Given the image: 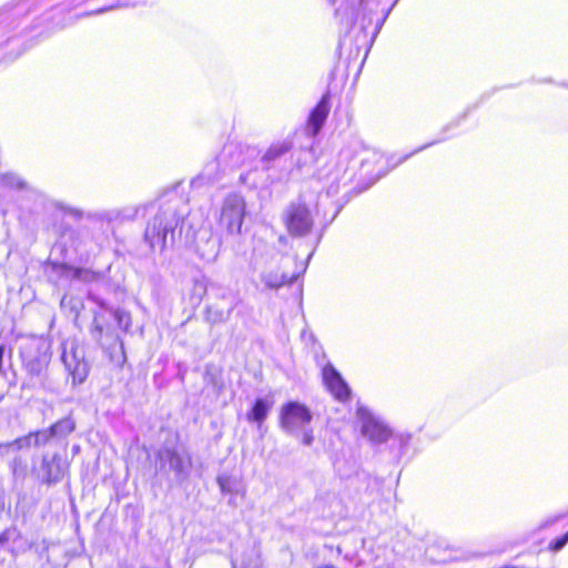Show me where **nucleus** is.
Returning a JSON list of instances; mask_svg holds the SVG:
<instances>
[{
	"label": "nucleus",
	"mask_w": 568,
	"mask_h": 568,
	"mask_svg": "<svg viewBox=\"0 0 568 568\" xmlns=\"http://www.w3.org/2000/svg\"><path fill=\"white\" fill-rule=\"evenodd\" d=\"M187 213L186 202L176 193L160 199L156 213L146 225L145 242L152 250L162 252L166 246L168 235L173 240L175 229Z\"/></svg>",
	"instance_id": "obj_1"
},
{
	"label": "nucleus",
	"mask_w": 568,
	"mask_h": 568,
	"mask_svg": "<svg viewBox=\"0 0 568 568\" xmlns=\"http://www.w3.org/2000/svg\"><path fill=\"white\" fill-rule=\"evenodd\" d=\"M61 361L72 378V385L82 384L90 372L85 358V346L75 337H69L61 343Z\"/></svg>",
	"instance_id": "obj_2"
},
{
	"label": "nucleus",
	"mask_w": 568,
	"mask_h": 568,
	"mask_svg": "<svg viewBox=\"0 0 568 568\" xmlns=\"http://www.w3.org/2000/svg\"><path fill=\"white\" fill-rule=\"evenodd\" d=\"M20 356L31 375H40L50 362V343L42 336H30L20 341Z\"/></svg>",
	"instance_id": "obj_3"
},
{
	"label": "nucleus",
	"mask_w": 568,
	"mask_h": 568,
	"mask_svg": "<svg viewBox=\"0 0 568 568\" xmlns=\"http://www.w3.org/2000/svg\"><path fill=\"white\" fill-rule=\"evenodd\" d=\"M246 215V203L239 193L226 195L221 204L219 225L230 235H237L242 232V225Z\"/></svg>",
	"instance_id": "obj_4"
},
{
	"label": "nucleus",
	"mask_w": 568,
	"mask_h": 568,
	"mask_svg": "<svg viewBox=\"0 0 568 568\" xmlns=\"http://www.w3.org/2000/svg\"><path fill=\"white\" fill-rule=\"evenodd\" d=\"M283 222L290 235L303 237L310 234L314 225V216L302 199L291 202L284 213Z\"/></svg>",
	"instance_id": "obj_5"
},
{
	"label": "nucleus",
	"mask_w": 568,
	"mask_h": 568,
	"mask_svg": "<svg viewBox=\"0 0 568 568\" xmlns=\"http://www.w3.org/2000/svg\"><path fill=\"white\" fill-rule=\"evenodd\" d=\"M312 419L310 408L300 402L291 400L281 407L280 426L288 435H300V430L310 426Z\"/></svg>",
	"instance_id": "obj_6"
},
{
	"label": "nucleus",
	"mask_w": 568,
	"mask_h": 568,
	"mask_svg": "<svg viewBox=\"0 0 568 568\" xmlns=\"http://www.w3.org/2000/svg\"><path fill=\"white\" fill-rule=\"evenodd\" d=\"M356 417L365 437L373 444H383L392 437V429L381 418L376 417L367 407L358 406Z\"/></svg>",
	"instance_id": "obj_7"
},
{
	"label": "nucleus",
	"mask_w": 568,
	"mask_h": 568,
	"mask_svg": "<svg viewBox=\"0 0 568 568\" xmlns=\"http://www.w3.org/2000/svg\"><path fill=\"white\" fill-rule=\"evenodd\" d=\"M345 7L341 4L336 8V14L341 17L348 27L355 23L359 11L363 12V29L373 22L371 14L376 11L377 2H372L371 0H345Z\"/></svg>",
	"instance_id": "obj_8"
},
{
	"label": "nucleus",
	"mask_w": 568,
	"mask_h": 568,
	"mask_svg": "<svg viewBox=\"0 0 568 568\" xmlns=\"http://www.w3.org/2000/svg\"><path fill=\"white\" fill-rule=\"evenodd\" d=\"M221 237L211 227L200 229L194 236V245L197 255L205 262H214L221 248Z\"/></svg>",
	"instance_id": "obj_9"
},
{
	"label": "nucleus",
	"mask_w": 568,
	"mask_h": 568,
	"mask_svg": "<svg viewBox=\"0 0 568 568\" xmlns=\"http://www.w3.org/2000/svg\"><path fill=\"white\" fill-rule=\"evenodd\" d=\"M280 257V251L275 245L262 239L254 240L251 264L255 271L277 266Z\"/></svg>",
	"instance_id": "obj_10"
},
{
	"label": "nucleus",
	"mask_w": 568,
	"mask_h": 568,
	"mask_svg": "<svg viewBox=\"0 0 568 568\" xmlns=\"http://www.w3.org/2000/svg\"><path fill=\"white\" fill-rule=\"evenodd\" d=\"M158 458L160 460V467H169L170 470L175 473L178 478L185 477L191 466V459L189 456L181 454L174 447H164L158 452Z\"/></svg>",
	"instance_id": "obj_11"
},
{
	"label": "nucleus",
	"mask_w": 568,
	"mask_h": 568,
	"mask_svg": "<svg viewBox=\"0 0 568 568\" xmlns=\"http://www.w3.org/2000/svg\"><path fill=\"white\" fill-rule=\"evenodd\" d=\"M216 481L221 493L230 496L227 504L233 508L239 507L246 494L242 478L227 473H221Z\"/></svg>",
	"instance_id": "obj_12"
},
{
	"label": "nucleus",
	"mask_w": 568,
	"mask_h": 568,
	"mask_svg": "<svg viewBox=\"0 0 568 568\" xmlns=\"http://www.w3.org/2000/svg\"><path fill=\"white\" fill-rule=\"evenodd\" d=\"M322 377L326 388L337 400L344 403L349 399L351 388L331 363L323 367Z\"/></svg>",
	"instance_id": "obj_13"
},
{
	"label": "nucleus",
	"mask_w": 568,
	"mask_h": 568,
	"mask_svg": "<svg viewBox=\"0 0 568 568\" xmlns=\"http://www.w3.org/2000/svg\"><path fill=\"white\" fill-rule=\"evenodd\" d=\"M44 273L48 280L58 284L61 280L70 278H87L89 272L81 268H75L67 265L65 263L48 262L44 265Z\"/></svg>",
	"instance_id": "obj_14"
},
{
	"label": "nucleus",
	"mask_w": 568,
	"mask_h": 568,
	"mask_svg": "<svg viewBox=\"0 0 568 568\" xmlns=\"http://www.w3.org/2000/svg\"><path fill=\"white\" fill-rule=\"evenodd\" d=\"M67 469L68 463L59 454H54L50 459L44 457L42 460L43 481L49 485L60 481Z\"/></svg>",
	"instance_id": "obj_15"
},
{
	"label": "nucleus",
	"mask_w": 568,
	"mask_h": 568,
	"mask_svg": "<svg viewBox=\"0 0 568 568\" xmlns=\"http://www.w3.org/2000/svg\"><path fill=\"white\" fill-rule=\"evenodd\" d=\"M91 335L92 338L95 339L101 344L103 348L109 349L111 346H118L121 356L124 358V351H123V343L120 341L118 335H113L110 333L109 328L105 331L104 334V326L100 321V317L98 314L94 315L92 328H91Z\"/></svg>",
	"instance_id": "obj_16"
},
{
	"label": "nucleus",
	"mask_w": 568,
	"mask_h": 568,
	"mask_svg": "<svg viewBox=\"0 0 568 568\" xmlns=\"http://www.w3.org/2000/svg\"><path fill=\"white\" fill-rule=\"evenodd\" d=\"M329 110V97L328 94H324L308 116V131L312 135H316L320 132L328 116Z\"/></svg>",
	"instance_id": "obj_17"
},
{
	"label": "nucleus",
	"mask_w": 568,
	"mask_h": 568,
	"mask_svg": "<svg viewBox=\"0 0 568 568\" xmlns=\"http://www.w3.org/2000/svg\"><path fill=\"white\" fill-rule=\"evenodd\" d=\"M235 306L236 304L233 302L226 304L213 302L205 308V320L213 325L224 323L230 318Z\"/></svg>",
	"instance_id": "obj_18"
},
{
	"label": "nucleus",
	"mask_w": 568,
	"mask_h": 568,
	"mask_svg": "<svg viewBox=\"0 0 568 568\" xmlns=\"http://www.w3.org/2000/svg\"><path fill=\"white\" fill-rule=\"evenodd\" d=\"M261 273L262 283L271 290H277L286 282L285 274L281 273L277 266L257 270Z\"/></svg>",
	"instance_id": "obj_19"
},
{
	"label": "nucleus",
	"mask_w": 568,
	"mask_h": 568,
	"mask_svg": "<svg viewBox=\"0 0 568 568\" xmlns=\"http://www.w3.org/2000/svg\"><path fill=\"white\" fill-rule=\"evenodd\" d=\"M272 400H268L266 398H257L254 402L252 409L246 415L247 420L256 423L258 424V426H261V424L266 419L272 408Z\"/></svg>",
	"instance_id": "obj_20"
},
{
	"label": "nucleus",
	"mask_w": 568,
	"mask_h": 568,
	"mask_svg": "<svg viewBox=\"0 0 568 568\" xmlns=\"http://www.w3.org/2000/svg\"><path fill=\"white\" fill-rule=\"evenodd\" d=\"M206 292L214 302L226 304L233 302L237 304L236 296L230 287L222 286L217 283H210L206 287Z\"/></svg>",
	"instance_id": "obj_21"
},
{
	"label": "nucleus",
	"mask_w": 568,
	"mask_h": 568,
	"mask_svg": "<svg viewBox=\"0 0 568 568\" xmlns=\"http://www.w3.org/2000/svg\"><path fill=\"white\" fill-rule=\"evenodd\" d=\"M49 428L53 437L64 438L75 429V423L71 417H65L58 420Z\"/></svg>",
	"instance_id": "obj_22"
},
{
	"label": "nucleus",
	"mask_w": 568,
	"mask_h": 568,
	"mask_svg": "<svg viewBox=\"0 0 568 568\" xmlns=\"http://www.w3.org/2000/svg\"><path fill=\"white\" fill-rule=\"evenodd\" d=\"M33 444V434L20 437L10 443L0 444V455H6L9 450H20L30 447Z\"/></svg>",
	"instance_id": "obj_23"
},
{
	"label": "nucleus",
	"mask_w": 568,
	"mask_h": 568,
	"mask_svg": "<svg viewBox=\"0 0 568 568\" xmlns=\"http://www.w3.org/2000/svg\"><path fill=\"white\" fill-rule=\"evenodd\" d=\"M217 168L219 163L216 161H213L209 163L203 172L197 175V178L193 181V184L202 185V184H209L213 183L217 180Z\"/></svg>",
	"instance_id": "obj_24"
},
{
	"label": "nucleus",
	"mask_w": 568,
	"mask_h": 568,
	"mask_svg": "<svg viewBox=\"0 0 568 568\" xmlns=\"http://www.w3.org/2000/svg\"><path fill=\"white\" fill-rule=\"evenodd\" d=\"M88 217L100 222L119 223L118 207L89 213Z\"/></svg>",
	"instance_id": "obj_25"
},
{
	"label": "nucleus",
	"mask_w": 568,
	"mask_h": 568,
	"mask_svg": "<svg viewBox=\"0 0 568 568\" xmlns=\"http://www.w3.org/2000/svg\"><path fill=\"white\" fill-rule=\"evenodd\" d=\"M0 185L10 190H23L26 182L14 173H6L0 175Z\"/></svg>",
	"instance_id": "obj_26"
},
{
	"label": "nucleus",
	"mask_w": 568,
	"mask_h": 568,
	"mask_svg": "<svg viewBox=\"0 0 568 568\" xmlns=\"http://www.w3.org/2000/svg\"><path fill=\"white\" fill-rule=\"evenodd\" d=\"M291 149L290 143L287 142H280L276 144H273L270 146V149L266 151V153L263 156V160L265 162H272L282 155L286 154Z\"/></svg>",
	"instance_id": "obj_27"
},
{
	"label": "nucleus",
	"mask_w": 568,
	"mask_h": 568,
	"mask_svg": "<svg viewBox=\"0 0 568 568\" xmlns=\"http://www.w3.org/2000/svg\"><path fill=\"white\" fill-rule=\"evenodd\" d=\"M140 209L141 207L136 205H126L123 207H118L119 223L134 220L138 216Z\"/></svg>",
	"instance_id": "obj_28"
},
{
	"label": "nucleus",
	"mask_w": 568,
	"mask_h": 568,
	"mask_svg": "<svg viewBox=\"0 0 568 568\" xmlns=\"http://www.w3.org/2000/svg\"><path fill=\"white\" fill-rule=\"evenodd\" d=\"M394 440L398 444L399 455H404L407 452V448L412 440V435L408 433H402L394 437Z\"/></svg>",
	"instance_id": "obj_29"
},
{
	"label": "nucleus",
	"mask_w": 568,
	"mask_h": 568,
	"mask_svg": "<svg viewBox=\"0 0 568 568\" xmlns=\"http://www.w3.org/2000/svg\"><path fill=\"white\" fill-rule=\"evenodd\" d=\"M32 434H33V444L36 446L44 445L51 438H54L53 435L51 434L50 428H48L45 430L36 432V433H32Z\"/></svg>",
	"instance_id": "obj_30"
},
{
	"label": "nucleus",
	"mask_w": 568,
	"mask_h": 568,
	"mask_svg": "<svg viewBox=\"0 0 568 568\" xmlns=\"http://www.w3.org/2000/svg\"><path fill=\"white\" fill-rule=\"evenodd\" d=\"M397 1L398 0H394V2L390 4V7L387 8L386 10H384L382 17L376 20L373 38H376V36L379 33L381 29L383 28L386 19L388 18L390 11L393 10V8L395 7Z\"/></svg>",
	"instance_id": "obj_31"
},
{
	"label": "nucleus",
	"mask_w": 568,
	"mask_h": 568,
	"mask_svg": "<svg viewBox=\"0 0 568 568\" xmlns=\"http://www.w3.org/2000/svg\"><path fill=\"white\" fill-rule=\"evenodd\" d=\"M112 315L120 327H122L123 329H128L130 325V317L125 312L118 308L112 311Z\"/></svg>",
	"instance_id": "obj_32"
},
{
	"label": "nucleus",
	"mask_w": 568,
	"mask_h": 568,
	"mask_svg": "<svg viewBox=\"0 0 568 568\" xmlns=\"http://www.w3.org/2000/svg\"><path fill=\"white\" fill-rule=\"evenodd\" d=\"M568 544V531L562 536L550 541L548 548L549 550L557 552L560 551Z\"/></svg>",
	"instance_id": "obj_33"
},
{
	"label": "nucleus",
	"mask_w": 568,
	"mask_h": 568,
	"mask_svg": "<svg viewBox=\"0 0 568 568\" xmlns=\"http://www.w3.org/2000/svg\"><path fill=\"white\" fill-rule=\"evenodd\" d=\"M300 434H302V443L305 446H311L314 442V435L313 429L307 426L304 429L300 430Z\"/></svg>",
	"instance_id": "obj_34"
},
{
	"label": "nucleus",
	"mask_w": 568,
	"mask_h": 568,
	"mask_svg": "<svg viewBox=\"0 0 568 568\" xmlns=\"http://www.w3.org/2000/svg\"><path fill=\"white\" fill-rule=\"evenodd\" d=\"M445 139H446V138H445V136H443L442 139H438V140H435V141H432V142H429V143H426V144L422 145L420 148L416 149V150H415V151H413L412 153H409V154L405 155V156H404L399 162L405 161L406 159H408V158H409V156H412L413 154H416V153H418V152H420V151H423V150H425V149H427V148H429V146H432V145H435L436 143H438V142H440V141H444Z\"/></svg>",
	"instance_id": "obj_35"
},
{
	"label": "nucleus",
	"mask_w": 568,
	"mask_h": 568,
	"mask_svg": "<svg viewBox=\"0 0 568 568\" xmlns=\"http://www.w3.org/2000/svg\"><path fill=\"white\" fill-rule=\"evenodd\" d=\"M16 534V529H6L0 534V545L7 544Z\"/></svg>",
	"instance_id": "obj_36"
},
{
	"label": "nucleus",
	"mask_w": 568,
	"mask_h": 568,
	"mask_svg": "<svg viewBox=\"0 0 568 568\" xmlns=\"http://www.w3.org/2000/svg\"><path fill=\"white\" fill-rule=\"evenodd\" d=\"M561 517H562L561 515L549 517V518L545 519L544 521H541L539 524L538 528L539 529H545V528L554 525L555 523H557L559 519H561Z\"/></svg>",
	"instance_id": "obj_37"
},
{
	"label": "nucleus",
	"mask_w": 568,
	"mask_h": 568,
	"mask_svg": "<svg viewBox=\"0 0 568 568\" xmlns=\"http://www.w3.org/2000/svg\"><path fill=\"white\" fill-rule=\"evenodd\" d=\"M8 27V17L4 14H0V34L4 32Z\"/></svg>",
	"instance_id": "obj_38"
},
{
	"label": "nucleus",
	"mask_w": 568,
	"mask_h": 568,
	"mask_svg": "<svg viewBox=\"0 0 568 568\" xmlns=\"http://www.w3.org/2000/svg\"><path fill=\"white\" fill-rule=\"evenodd\" d=\"M4 353H6V346L4 345H0V374L3 373V356H4Z\"/></svg>",
	"instance_id": "obj_39"
},
{
	"label": "nucleus",
	"mask_w": 568,
	"mask_h": 568,
	"mask_svg": "<svg viewBox=\"0 0 568 568\" xmlns=\"http://www.w3.org/2000/svg\"><path fill=\"white\" fill-rule=\"evenodd\" d=\"M338 193V186L332 184L328 189H327V195H335Z\"/></svg>",
	"instance_id": "obj_40"
},
{
	"label": "nucleus",
	"mask_w": 568,
	"mask_h": 568,
	"mask_svg": "<svg viewBox=\"0 0 568 568\" xmlns=\"http://www.w3.org/2000/svg\"><path fill=\"white\" fill-rule=\"evenodd\" d=\"M372 156L374 162H381L383 160V155L378 152H373Z\"/></svg>",
	"instance_id": "obj_41"
},
{
	"label": "nucleus",
	"mask_w": 568,
	"mask_h": 568,
	"mask_svg": "<svg viewBox=\"0 0 568 568\" xmlns=\"http://www.w3.org/2000/svg\"><path fill=\"white\" fill-rule=\"evenodd\" d=\"M233 149H234V146H233V145H229V146H226V148L224 149V153H226V152H227V153H231Z\"/></svg>",
	"instance_id": "obj_42"
},
{
	"label": "nucleus",
	"mask_w": 568,
	"mask_h": 568,
	"mask_svg": "<svg viewBox=\"0 0 568 568\" xmlns=\"http://www.w3.org/2000/svg\"><path fill=\"white\" fill-rule=\"evenodd\" d=\"M108 10H109L108 8H101V9H98L97 11H94L93 13H103Z\"/></svg>",
	"instance_id": "obj_43"
},
{
	"label": "nucleus",
	"mask_w": 568,
	"mask_h": 568,
	"mask_svg": "<svg viewBox=\"0 0 568 568\" xmlns=\"http://www.w3.org/2000/svg\"><path fill=\"white\" fill-rule=\"evenodd\" d=\"M317 568H334V566L327 565V566H322V567H317Z\"/></svg>",
	"instance_id": "obj_44"
},
{
	"label": "nucleus",
	"mask_w": 568,
	"mask_h": 568,
	"mask_svg": "<svg viewBox=\"0 0 568 568\" xmlns=\"http://www.w3.org/2000/svg\"><path fill=\"white\" fill-rule=\"evenodd\" d=\"M362 164H363V166H365L366 160H362Z\"/></svg>",
	"instance_id": "obj_45"
},
{
	"label": "nucleus",
	"mask_w": 568,
	"mask_h": 568,
	"mask_svg": "<svg viewBox=\"0 0 568 568\" xmlns=\"http://www.w3.org/2000/svg\"><path fill=\"white\" fill-rule=\"evenodd\" d=\"M329 1H331V3H335L336 0H329Z\"/></svg>",
	"instance_id": "obj_46"
}]
</instances>
